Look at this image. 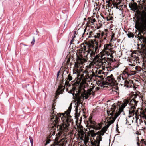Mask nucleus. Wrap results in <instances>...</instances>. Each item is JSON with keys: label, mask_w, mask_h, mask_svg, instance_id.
I'll return each instance as SVG.
<instances>
[{"label": "nucleus", "mask_w": 146, "mask_h": 146, "mask_svg": "<svg viewBox=\"0 0 146 146\" xmlns=\"http://www.w3.org/2000/svg\"><path fill=\"white\" fill-rule=\"evenodd\" d=\"M118 130V128H117V130Z\"/></svg>", "instance_id": "48"}, {"label": "nucleus", "mask_w": 146, "mask_h": 146, "mask_svg": "<svg viewBox=\"0 0 146 146\" xmlns=\"http://www.w3.org/2000/svg\"><path fill=\"white\" fill-rule=\"evenodd\" d=\"M85 137H86V136H85Z\"/></svg>", "instance_id": "50"}, {"label": "nucleus", "mask_w": 146, "mask_h": 146, "mask_svg": "<svg viewBox=\"0 0 146 146\" xmlns=\"http://www.w3.org/2000/svg\"><path fill=\"white\" fill-rule=\"evenodd\" d=\"M51 141V140L50 139H47V140L46 141V144H45V145H46L47 144L49 143H50V142Z\"/></svg>", "instance_id": "33"}, {"label": "nucleus", "mask_w": 146, "mask_h": 146, "mask_svg": "<svg viewBox=\"0 0 146 146\" xmlns=\"http://www.w3.org/2000/svg\"><path fill=\"white\" fill-rule=\"evenodd\" d=\"M118 87H116V90H117L118 89Z\"/></svg>", "instance_id": "43"}, {"label": "nucleus", "mask_w": 146, "mask_h": 146, "mask_svg": "<svg viewBox=\"0 0 146 146\" xmlns=\"http://www.w3.org/2000/svg\"><path fill=\"white\" fill-rule=\"evenodd\" d=\"M67 58L68 59H73V56L72 55H70V56H68Z\"/></svg>", "instance_id": "32"}, {"label": "nucleus", "mask_w": 146, "mask_h": 146, "mask_svg": "<svg viewBox=\"0 0 146 146\" xmlns=\"http://www.w3.org/2000/svg\"><path fill=\"white\" fill-rule=\"evenodd\" d=\"M127 35L128 37L129 38L131 37H133L134 36V34H133L131 32H129L128 34H127Z\"/></svg>", "instance_id": "24"}, {"label": "nucleus", "mask_w": 146, "mask_h": 146, "mask_svg": "<svg viewBox=\"0 0 146 146\" xmlns=\"http://www.w3.org/2000/svg\"><path fill=\"white\" fill-rule=\"evenodd\" d=\"M111 47L110 44H106L104 45V48L102 51L100 52L102 56H103L106 55L108 56L110 55V56L111 58H113L112 53L114 52V51L111 50L110 48Z\"/></svg>", "instance_id": "9"}, {"label": "nucleus", "mask_w": 146, "mask_h": 146, "mask_svg": "<svg viewBox=\"0 0 146 146\" xmlns=\"http://www.w3.org/2000/svg\"><path fill=\"white\" fill-rule=\"evenodd\" d=\"M72 107L70 106L65 114L59 113L57 116L53 114L51 116L50 121V127L52 128L50 133V137L55 134L54 129L56 126L60 131L56 134L55 141L51 146H63L64 144L65 139L68 135L71 136L73 134L72 132L68 129L70 123L72 121L71 117L69 115Z\"/></svg>", "instance_id": "1"}, {"label": "nucleus", "mask_w": 146, "mask_h": 146, "mask_svg": "<svg viewBox=\"0 0 146 146\" xmlns=\"http://www.w3.org/2000/svg\"><path fill=\"white\" fill-rule=\"evenodd\" d=\"M99 87H96L94 89V87L93 86H90V88L88 89L86 91L84 89L82 90V91L79 90L78 94L76 95L79 98L82 97L83 98L87 99L89 95L92 94L94 95L95 92L99 90Z\"/></svg>", "instance_id": "5"}, {"label": "nucleus", "mask_w": 146, "mask_h": 146, "mask_svg": "<svg viewBox=\"0 0 146 146\" xmlns=\"http://www.w3.org/2000/svg\"><path fill=\"white\" fill-rule=\"evenodd\" d=\"M133 3H130L129 4V6L131 8V9L134 11L137 10L138 9V6L137 3H136L133 2Z\"/></svg>", "instance_id": "20"}, {"label": "nucleus", "mask_w": 146, "mask_h": 146, "mask_svg": "<svg viewBox=\"0 0 146 146\" xmlns=\"http://www.w3.org/2000/svg\"><path fill=\"white\" fill-rule=\"evenodd\" d=\"M53 112H54V111L53 110H52L51 112H51H53Z\"/></svg>", "instance_id": "44"}, {"label": "nucleus", "mask_w": 146, "mask_h": 146, "mask_svg": "<svg viewBox=\"0 0 146 146\" xmlns=\"http://www.w3.org/2000/svg\"><path fill=\"white\" fill-rule=\"evenodd\" d=\"M140 98V97L138 95L135 94L133 95L132 96V99L130 100L129 98H127L125 99L123 101V103L122 104L121 106H119L121 107L122 105H123L126 100L127 101V103L126 106H127V104L130 106V108L133 109H136V107L137 105V103L138 102V100Z\"/></svg>", "instance_id": "7"}, {"label": "nucleus", "mask_w": 146, "mask_h": 146, "mask_svg": "<svg viewBox=\"0 0 146 146\" xmlns=\"http://www.w3.org/2000/svg\"><path fill=\"white\" fill-rule=\"evenodd\" d=\"M133 2H134V0H131Z\"/></svg>", "instance_id": "45"}, {"label": "nucleus", "mask_w": 146, "mask_h": 146, "mask_svg": "<svg viewBox=\"0 0 146 146\" xmlns=\"http://www.w3.org/2000/svg\"><path fill=\"white\" fill-rule=\"evenodd\" d=\"M100 142L98 141L95 140L94 142H91L92 145V146H99Z\"/></svg>", "instance_id": "23"}, {"label": "nucleus", "mask_w": 146, "mask_h": 146, "mask_svg": "<svg viewBox=\"0 0 146 146\" xmlns=\"http://www.w3.org/2000/svg\"><path fill=\"white\" fill-rule=\"evenodd\" d=\"M135 69L137 71H140L141 70V68L138 66H136L135 68Z\"/></svg>", "instance_id": "28"}, {"label": "nucleus", "mask_w": 146, "mask_h": 146, "mask_svg": "<svg viewBox=\"0 0 146 146\" xmlns=\"http://www.w3.org/2000/svg\"><path fill=\"white\" fill-rule=\"evenodd\" d=\"M106 18L107 21H110L112 19L110 17H108Z\"/></svg>", "instance_id": "36"}, {"label": "nucleus", "mask_w": 146, "mask_h": 146, "mask_svg": "<svg viewBox=\"0 0 146 146\" xmlns=\"http://www.w3.org/2000/svg\"><path fill=\"white\" fill-rule=\"evenodd\" d=\"M126 78L121 76H118L117 79V81L119 82L121 85H123L125 84V82L126 80Z\"/></svg>", "instance_id": "17"}, {"label": "nucleus", "mask_w": 146, "mask_h": 146, "mask_svg": "<svg viewBox=\"0 0 146 146\" xmlns=\"http://www.w3.org/2000/svg\"><path fill=\"white\" fill-rule=\"evenodd\" d=\"M35 40L34 37H33V41L31 42V43L32 45H34V43L35 42Z\"/></svg>", "instance_id": "34"}, {"label": "nucleus", "mask_w": 146, "mask_h": 146, "mask_svg": "<svg viewBox=\"0 0 146 146\" xmlns=\"http://www.w3.org/2000/svg\"><path fill=\"white\" fill-rule=\"evenodd\" d=\"M98 77L101 79V80L99 82H100L99 85L102 87H107L108 85H113L115 83V80L112 74L108 76L105 78V76L103 77V75L98 76Z\"/></svg>", "instance_id": "6"}, {"label": "nucleus", "mask_w": 146, "mask_h": 146, "mask_svg": "<svg viewBox=\"0 0 146 146\" xmlns=\"http://www.w3.org/2000/svg\"><path fill=\"white\" fill-rule=\"evenodd\" d=\"M72 80V76L69 74L68 75L67 80H68L69 81H71Z\"/></svg>", "instance_id": "29"}, {"label": "nucleus", "mask_w": 146, "mask_h": 146, "mask_svg": "<svg viewBox=\"0 0 146 146\" xmlns=\"http://www.w3.org/2000/svg\"><path fill=\"white\" fill-rule=\"evenodd\" d=\"M67 81H66V82H65V84H66V83H67Z\"/></svg>", "instance_id": "46"}, {"label": "nucleus", "mask_w": 146, "mask_h": 146, "mask_svg": "<svg viewBox=\"0 0 146 146\" xmlns=\"http://www.w3.org/2000/svg\"><path fill=\"white\" fill-rule=\"evenodd\" d=\"M60 71H59L58 72H57V78H58L59 76V73H60Z\"/></svg>", "instance_id": "39"}, {"label": "nucleus", "mask_w": 146, "mask_h": 146, "mask_svg": "<svg viewBox=\"0 0 146 146\" xmlns=\"http://www.w3.org/2000/svg\"><path fill=\"white\" fill-rule=\"evenodd\" d=\"M86 28H85L84 30V32L83 35H84L85 34H86V35H88V33L87 31H86Z\"/></svg>", "instance_id": "31"}, {"label": "nucleus", "mask_w": 146, "mask_h": 146, "mask_svg": "<svg viewBox=\"0 0 146 146\" xmlns=\"http://www.w3.org/2000/svg\"><path fill=\"white\" fill-rule=\"evenodd\" d=\"M136 72L134 71H132L130 73L129 72L126 70L123 71L122 74L120 76H123L126 78H127L128 77L131 75L134 74L136 73Z\"/></svg>", "instance_id": "14"}, {"label": "nucleus", "mask_w": 146, "mask_h": 146, "mask_svg": "<svg viewBox=\"0 0 146 146\" xmlns=\"http://www.w3.org/2000/svg\"><path fill=\"white\" fill-rule=\"evenodd\" d=\"M104 72H103L102 71H100L99 70V71L98 72V74H104Z\"/></svg>", "instance_id": "38"}, {"label": "nucleus", "mask_w": 146, "mask_h": 146, "mask_svg": "<svg viewBox=\"0 0 146 146\" xmlns=\"http://www.w3.org/2000/svg\"><path fill=\"white\" fill-rule=\"evenodd\" d=\"M64 89V87L61 85H60L56 91V96H58L59 95L62 94Z\"/></svg>", "instance_id": "18"}, {"label": "nucleus", "mask_w": 146, "mask_h": 146, "mask_svg": "<svg viewBox=\"0 0 146 146\" xmlns=\"http://www.w3.org/2000/svg\"><path fill=\"white\" fill-rule=\"evenodd\" d=\"M82 89H84H84H82L81 88H80V87L79 88H78V89H76V90L75 89L74 90H74H75V91L76 92V93H75V91H74V92L73 93H72V92H71L73 94V95L74 96V95L75 96L76 98L77 99V105L76 106V111H78V110H80V109L82 108V102H81V100H82V101L85 99V98H83L82 97L80 98H80H78V97H77L76 96V95H77L78 94V93L79 92L78 91L80 90H82Z\"/></svg>", "instance_id": "10"}, {"label": "nucleus", "mask_w": 146, "mask_h": 146, "mask_svg": "<svg viewBox=\"0 0 146 146\" xmlns=\"http://www.w3.org/2000/svg\"><path fill=\"white\" fill-rule=\"evenodd\" d=\"M97 68H100L102 67H105L106 65L107 64L105 62H102L100 60H97Z\"/></svg>", "instance_id": "19"}, {"label": "nucleus", "mask_w": 146, "mask_h": 146, "mask_svg": "<svg viewBox=\"0 0 146 146\" xmlns=\"http://www.w3.org/2000/svg\"><path fill=\"white\" fill-rule=\"evenodd\" d=\"M87 24L89 26L94 24V23L90 19L87 22Z\"/></svg>", "instance_id": "25"}, {"label": "nucleus", "mask_w": 146, "mask_h": 146, "mask_svg": "<svg viewBox=\"0 0 146 146\" xmlns=\"http://www.w3.org/2000/svg\"><path fill=\"white\" fill-rule=\"evenodd\" d=\"M145 146H146V144H145Z\"/></svg>", "instance_id": "49"}, {"label": "nucleus", "mask_w": 146, "mask_h": 146, "mask_svg": "<svg viewBox=\"0 0 146 146\" xmlns=\"http://www.w3.org/2000/svg\"><path fill=\"white\" fill-rule=\"evenodd\" d=\"M81 139L82 140H83V139L82 138V137H81Z\"/></svg>", "instance_id": "47"}, {"label": "nucleus", "mask_w": 146, "mask_h": 146, "mask_svg": "<svg viewBox=\"0 0 146 146\" xmlns=\"http://www.w3.org/2000/svg\"><path fill=\"white\" fill-rule=\"evenodd\" d=\"M89 125L90 126V129H89L90 131L91 132H94L93 130H90V129L92 128L95 130H99L101 129L102 127V124L100 123H96L95 121H92L91 119H90L89 121ZM89 124V123H88Z\"/></svg>", "instance_id": "13"}, {"label": "nucleus", "mask_w": 146, "mask_h": 146, "mask_svg": "<svg viewBox=\"0 0 146 146\" xmlns=\"http://www.w3.org/2000/svg\"><path fill=\"white\" fill-rule=\"evenodd\" d=\"M127 102V101L126 100L121 107H120L119 105L114 104L112 105L110 108L107 110L108 115L111 116L110 117V120L108 122L111 125L114 122L116 118L121 113L123 115L124 114L123 109Z\"/></svg>", "instance_id": "4"}, {"label": "nucleus", "mask_w": 146, "mask_h": 146, "mask_svg": "<svg viewBox=\"0 0 146 146\" xmlns=\"http://www.w3.org/2000/svg\"><path fill=\"white\" fill-rule=\"evenodd\" d=\"M29 139L30 140V143H31V146H33V139L32 137L31 136H29Z\"/></svg>", "instance_id": "27"}, {"label": "nucleus", "mask_w": 146, "mask_h": 146, "mask_svg": "<svg viewBox=\"0 0 146 146\" xmlns=\"http://www.w3.org/2000/svg\"><path fill=\"white\" fill-rule=\"evenodd\" d=\"M139 58L137 56L133 55L131 60L133 62H135L137 63V62H139Z\"/></svg>", "instance_id": "21"}, {"label": "nucleus", "mask_w": 146, "mask_h": 146, "mask_svg": "<svg viewBox=\"0 0 146 146\" xmlns=\"http://www.w3.org/2000/svg\"><path fill=\"white\" fill-rule=\"evenodd\" d=\"M91 21L92 22L94 23L96 21V19L95 18H93L90 19Z\"/></svg>", "instance_id": "37"}, {"label": "nucleus", "mask_w": 146, "mask_h": 146, "mask_svg": "<svg viewBox=\"0 0 146 146\" xmlns=\"http://www.w3.org/2000/svg\"><path fill=\"white\" fill-rule=\"evenodd\" d=\"M78 59L74 65V70L77 72H79L80 68H83V64L86 62V59L82 57L78 58Z\"/></svg>", "instance_id": "11"}, {"label": "nucleus", "mask_w": 146, "mask_h": 146, "mask_svg": "<svg viewBox=\"0 0 146 146\" xmlns=\"http://www.w3.org/2000/svg\"><path fill=\"white\" fill-rule=\"evenodd\" d=\"M116 40V38H113V41H115Z\"/></svg>", "instance_id": "40"}, {"label": "nucleus", "mask_w": 146, "mask_h": 146, "mask_svg": "<svg viewBox=\"0 0 146 146\" xmlns=\"http://www.w3.org/2000/svg\"><path fill=\"white\" fill-rule=\"evenodd\" d=\"M114 36H115V34H113L112 35V36H111V41H113V38H114L115 37H114Z\"/></svg>", "instance_id": "35"}, {"label": "nucleus", "mask_w": 146, "mask_h": 146, "mask_svg": "<svg viewBox=\"0 0 146 146\" xmlns=\"http://www.w3.org/2000/svg\"><path fill=\"white\" fill-rule=\"evenodd\" d=\"M134 21L137 29L135 37L142 43L139 52L146 63V12L143 11L136 15Z\"/></svg>", "instance_id": "2"}, {"label": "nucleus", "mask_w": 146, "mask_h": 146, "mask_svg": "<svg viewBox=\"0 0 146 146\" xmlns=\"http://www.w3.org/2000/svg\"><path fill=\"white\" fill-rule=\"evenodd\" d=\"M109 1H111L112 2H113V1H112V0H109Z\"/></svg>", "instance_id": "42"}, {"label": "nucleus", "mask_w": 146, "mask_h": 146, "mask_svg": "<svg viewBox=\"0 0 146 146\" xmlns=\"http://www.w3.org/2000/svg\"><path fill=\"white\" fill-rule=\"evenodd\" d=\"M75 35H74L73 36H72V39L71 40V41H70V43L72 44V42L74 41V38L75 37Z\"/></svg>", "instance_id": "30"}, {"label": "nucleus", "mask_w": 146, "mask_h": 146, "mask_svg": "<svg viewBox=\"0 0 146 146\" xmlns=\"http://www.w3.org/2000/svg\"><path fill=\"white\" fill-rule=\"evenodd\" d=\"M88 32L89 34L88 37H93L95 38H99L100 37L101 39L100 40V41L101 42H103L105 40L107 37V33L106 32H102L101 33H100V32L93 33L90 31Z\"/></svg>", "instance_id": "8"}, {"label": "nucleus", "mask_w": 146, "mask_h": 146, "mask_svg": "<svg viewBox=\"0 0 146 146\" xmlns=\"http://www.w3.org/2000/svg\"><path fill=\"white\" fill-rule=\"evenodd\" d=\"M124 86L127 88H131L133 87L134 85L133 82L130 80H126L125 84H123Z\"/></svg>", "instance_id": "16"}, {"label": "nucleus", "mask_w": 146, "mask_h": 146, "mask_svg": "<svg viewBox=\"0 0 146 146\" xmlns=\"http://www.w3.org/2000/svg\"><path fill=\"white\" fill-rule=\"evenodd\" d=\"M109 1H111L112 2H113V1H112V0H109Z\"/></svg>", "instance_id": "41"}, {"label": "nucleus", "mask_w": 146, "mask_h": 146, "mask_svg": "<svg viewBox=\"0 0 146 146\" xmlns=\"http://www.w3.org/2000/svg\"><path fill=\"white\" fill-rule=\"evenodd\" d=\"M110 125L111 124L108 122L106 126L103 127L100 131L97 133V134H98V135L97 136L96 140L100 142L102 141V136L104 134V133L106 131L107 129L110 127Z\"/></svg>", "instance_id": "12"}, {"label": "nucleus", "mask_w": 146, "mask_h": 146, "mask_svg": "<svg viewBox=\"0 0 146 146\" xmlns=\"http://www.w3.org/2000/svg\"><path fill=\"white\" fill-rule=\"evenodd\" d=\"M132 109H131L129 111V113L131 115H134L135 113V111L134 110H132Z\"/></svg>", "instance_id": "26"}, {"label": "nucleus", "mask_w": 146, "mask_h": 146, "mask_svg": "<svg viewBox=\"0 0 146 146\" xmlns=\"http://www.w3.org/2000/svg\"><path fill=\"white\" fill-rule=\"evenodd\" d=\"M124 1V0H113V4L114 7H115L117 9H120V6H118L120 5L121 4V3H123V2Z\"/></svg>", "instance_id": "15"}, {"label": "nucleus", "mask_w": 146, "mask_h": 146, "mask_svg": "<svg viewBox=\"0 0 146 146\" xmlns=\"http://www.w3.org/2000/svg\"><path fill=\"white\" fill-rule=\"evenodd\" d=\"M101 45L96 42L90 43L86 44V46L82 45L83 46L81 50V55L84 57L89 58L94 61L98 59V56L96 53L99 52V48L101 47Z\"/></svg>", "instance_id": "3"}, {"label": "nucleus", "mask_w": 146, "mask_h": 146, "mask_svg": "<svg viewBox=\"0 0 146 146\" xmlns=\"http://www.w3.org/2000/svg\"><path fill=\"white\" fill-rule=\"evenodd\" d=\"M111 64L113 66V69L118 67L119 65V63L116 61L113 62L111 63Z\"/></svg>", "instance_id": "22"}]
</instances>
